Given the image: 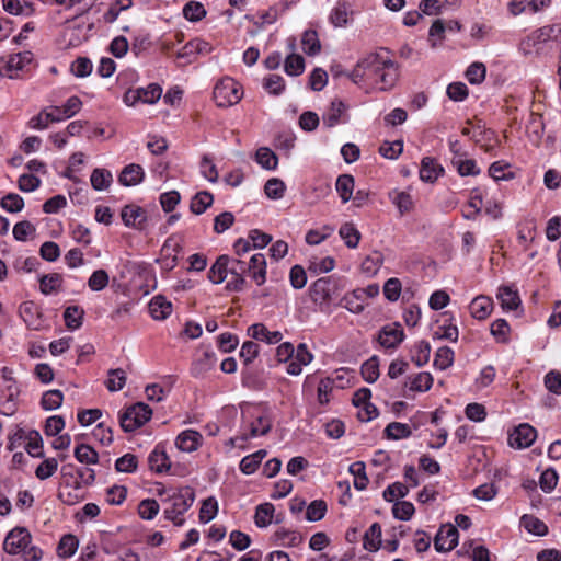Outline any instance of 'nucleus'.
Returning a JSON list of instances; mask_svg holds the SVG:
<instances>
[{"label": "nucleus", "mask_w": 561, "mask_h": 561, "mask_svg": "<svg viewBox=\"0 0 561 561\" xmlns=\"http://www.w3.org/2000/svg\"><path fill=\"white\" fill-rule=\"evenodd\" d=\"M145 179V171L140 164L130 163L126 165L119 176L118 182L124 186H136Z\"/></svg>", "instance_id": "4be33fe9"}, {"label": "nucleus", "mask_w": 561, "mask_h": 561, "mask_svg": "<svg viewBox=\"0 0 561 561\" xmlns=\"http://www.w3.org/2000/svg\"><path fill=\"white\" fill-rule=\"evenodd\" d=\"M20 386L8 375V369L2 367V396L5 402L2 403V415L10 416L14 414L19 405Z\"/></svg>", "instance_id": "6e6552de"}, {"label": "nucleus", "mask_w": 561, "mask_h": 561, "mask_svg": "<svg viewBox=\"0 0 561 561\" xmlns=\"http://www.w3.org/2000/svg\"><path fill=\"white\" fill-rule=\"evenodd\" d=\"M91 185L95 191H104L110 187L113 182V175L111 171L106 169L96 168L93 170L91 178Z\"/></svg>", "instance_id": "4c0bfd02"}, {"label": "nucleus", "mask_w": 561, "mask_h": 561, "mask_svg": "<svg viewBox=\"0 0 561 561\" xmlns=\"http://www.w3.org/2000/svg\"><path fill=\"white\" fill-rule=\"evenodd\" d=\"M385 435L388 439L399 440L412 435L411 428L405 423L392 422L385 428Z\"/></svg>", "instance_id": "a18cd8bd"}, {"label": "nucleus", "mask_w": 561, "mask_h": 561, "mask_svg": "<svg viewBox=\"0 0 561 561\" xmlns=\"http://www.w3.org/2000/svg\"><path fill=\"white\" fill-rule=\"evenodd\" d=\"M248 334L256 340L267 344H277L283 340L280 331H270L263 323H254L248 328Z\"/></svg>", "instance_id": "6ab92c4d"}, {"label": "nucleus", "mask_w": 561, "mask_h": 561, "mask_svg": "<svg viewBox=\"0 0 561 561\" xmlns=\"http://www.w3.org/2000/svg\"><path fill=\"white\" fill-rule=\"evenodd\" d=\"M20 316L32 330H42L44 328V320L39 307L33 301H24L19 309Z\"/></svg>", "instance_id": "ddd939ff"}, {"label": "nucleus", "mask_w": 561, "mask_h": 561, "mask_svg": "<svg viewBox=\"0 0 561 561\" xmlns=\"http://www.w3.org/2000/svg\"><path fill=\"white\" fill-rule=\"evenodd\" d=\"M61 285L62 276L58 273L43 275L39 278V290L46 296L58 293L61 288Z\"/></svg>", "instance_id": "72a5a7b5"}, {"label": "nucleus", "mask_w": 561, "mask_h": 561, "mask_svg": "<svg viewBox=\"0 0 561 561\" xmlns=\"http://www.w3.org/2000/svg\"><path fill=\"white\" fill-rule=\"evenodd\" d=\"M213 94L217 106L229 107L241 100L243 91L234 79L226 77L216 83Z\"/></svg>", "instance_id": "423d86ee"}, {"label": "nucleus", "mask_w": 561, "mask_h": 561, "mask_svg": "<svg viewBox=\"0 0 561 561\" xmlns=\"http://www.w3.org/2000/svg\"><path fill=\"white\" fill-rule=\"evenodd\" d=\"M78 539L75 535L68 534L61 537L58 547L57 553L61 558H70L75 554L78 549Z\"/></svg>", "instance_id": "6e6d98bb"}, {"label": "nucleus", "mask_w": 561, "mask_h": 561, "mask_svg": "<svg viewBox=\"0 0 561 561\" xmlns=\"http://www.w3.org/2000/svg\"><path fill=\"white\" fill-rule=\"evenodd\" d=\"M267 453L264 449H260L251 455L243 457L239 463V469L243 474H253L262 460L266 457Z\"/></svg>", "instance_id": "c756f323"}, {"label": "nucleus", "mask_w": 561, "mask_h": 561, "mask_svg": "<svg viewBox=\"0 0 561 561\" xmlns=\"http://www.w3.org/2000/svg\"><path fill=\"white\" fill-rule=\"evenodd\" d=\"M453 167L457 170L460 176H476L481 173L480 168L473 159H463L462 156L453 157Z\"/></svg>", "instance_id": "7c9ffc66"}, {"label": "nucleus", "mask_w": 561, "mask_h": 561, "mask_svg": "<svg viewBox=\"0 0 561 561\" xmlns=\"http://www.w3.org/2000/svg\"><path fill=\"white\" fill-rule=\"evenodd\" d=\"M218 513V502L214 496H209L202 502V506L199 510V522L202 524H207L213 520Z\"/></svg>", "instance_id": "09e8293b"}, {"label": "nucleus", "mask_w": 561, "mask_h": 561, "mask_svg": "<svg viewBox=\"0 0 561 561\" xmlns=\"http://www.w3.org/2000/svg\"><path fill=\"white\" fill-rule=\"evenodd\" d=\"M496 297L501 302L502 309L505 311L516 310L522 304L518 291L514 288V286H500Z\"/></svg>", "instance_id": "a211bd4d"}, {"label": "nucleus", "mask_w": 561, "mask_h": 561, "mask_svg": "<svg viewBox=\"0 0 561 561\" xmlns=\"http://www.w3.org/2000/svg\"><path fill=\"white\" fill-rule=\"evenodd\" d=\"M126 383V374L122 368L110 369L105 381L106 388L111 392L119 391Z\"/></svg>", "instance_id": "bf43d9fd"}, {"label": "nucleus", "mask_w": 561, "mask_h": 561, "mask_svg": "<svg viewBox=\"0 0 561 561\" xmlns=\"http://www.w3.org/2000/svg\"><path fill=\"white\" fill-rule=\"evenodd\" d=\"M550 31L551 30H549V25L536 30L520 42L519 49L525 55L530 54L533 51V48H536L538 50L540 48V45L551 42Z\"/></svg>", "instance_id": "f8f14e48"}, {"label": "nucleus", "mask_w": 561, "mask_h": 561, "mask_svg": "<svg viewBox=\"0 0 561 561\" xmlns=\"http://www.w3.org/2000/svg\"><path fill=\"white\" fill-rule=\"evenodd\" d=\"M431 350L427 341H417L410 348V358L417 367H423L430 360Z\"/></svg>", "instance_id": "cd10ccee"}, {"label": "nucleus", "mask_w": 561, "mask_h": 561, "mask_svg": "<svg viewBox=\"0 0 561 561\" xmlns=\"http://www.w3.org/2000/svg\"><path fill=\"white\" fill-rule=\"evenodd\" d=\"M420 179L426 183H434L444 174L442 164L432 157H424L421 161Z\"/></svg>", "instance_id": "f3484780"}, {"label": "nucleus", "mask_w": 561, "mask_h": 561, "mask_svg": "<svg viewBox=\"0 0 561 561\" xmlns=\"http://www.w3.org/2000/svg\"><path fill=\"white\" fill-rule=\"evenodd\" d=\"M31 533L26 527L16 526L8 533L2 542V549L10 554H21L25 561H39L43 551L36 546H30Z\"/></svg>", "instance_id": "7ed1b4c3"}, {"label": "nucleus", "mask_w": 561, "mask_h": 561, "mask_svg": "<svg viewBox=\"0 0 561 561\" xmlns=\"http://www.w3.org/2000/svg\"><path fill=\"white\" fill-rule=\"evenodd\" d=\"M32 61V53L23 51L11 55L5 64L8 77L11 79L18 78V72Z\"/></svg>", "instance_id": "bb28decb"}, {"label": "nucleus", "mask_w": 561, "mask_h": 561, "mask_svg": "<svg viewBox=\"0 0 561 561\" xmlns=\"http://www.w3.org/2000/svg\"><path fill=\"white\" fill-rule=\"evenodd\" d=\"M214 203V196L208 191H202L196 193L190 204V209L195 215H202Z\"/></svg>", "instance_id": "2f4dec72"}, {"label": "nucleus", "mask_w": 561, "mask_h": 561, "mask_svg": "<svg viewBox=\"0 0 561 561\" xmlns=\"http://www.w3.org/2000/svg\"><path fill=\"white\" fill-rule=\"evenodd\" d=\"M537 437V431L528 423L519 424L508 436L512 447L523 449L529 447Z\"/></svg>", "instance_id": "9b49d317"}, {"label": "nucleus", "mask_w": 561, "mask_h": 561, "mask_svg": "<svg viewBox=\"0 0 561 561\" xmlns=\"http://www.w3.org/2000/svg\"><path fill=\"white\" fill-rule=\"evenodd\" d=\"M388 54V50L380 49L359 60V66L366 69L367 85L378 91L391 90L399 78L398 65Z\"/></svg>", "instance_id": "f257e3e1"}, {"label": "nucleus", "mask_w": 561, "mask_h": 561, "mask_svg": "<svg viewBox=\"0 0 561 561\" xmlns=\"http://www.w3.org/2000/svg\"><path fill=\"white\" fill-rule=\"evenodd\" d=\"M366 291L358 288L347 293L341 299V305L353 313H359L364 310Z\"/></svg>", "instance_id": "a878e982"}, {"label": "nucleus", "mask_w": 561, "mask_h": 561, "mask_svg": "<svg viewBox=\"0 0 561 561\" xmlns=\"http://www.w3.org/2000/svg\"><path fill=\"white\" fill-rule=\"evenodd\" d=\"M108 283V273L102 268L94 271L88 279V286L92 291L103 290L107 287Z\"/></svg>", "instance_id": "e2e57ef3"}, {"label": "nucleus", "mask_w": 561, "mask_h": 561, "mask_svg": "<svg viewBox=\"0 0 561 561\" xmlns=\"http://www.w3.org/2000/svg\"><path fill=\"white\" fill-rule=\"evenodd\" d=\"M266 259L263 253L253 254L247 264V272L257 286H262L266 282Z\"/></svg>", "instance_id": "2eb2a0df"}, {"label": "nucleus", "mask_w": 561, "mask_h": 561, "mask_svg": "<svg viewBox=\"0 0 561 561\" xmlns=\"http://www.w3.org/2000/svg\"><path fill=\"white\" fill-rule=\"evenodd\" d=\"M345 111L346 105L343 101H332L330 107L322 115L323 124L329 128L336 126Z\"/></svg>", "instance_id": "c85d7f7f"}, {"label": "nucleus", "mask_w": 561, "mask_h": 561, "mask_svg": "<svg viewBox=\"0 0 561 561\" xmlns=\"http://www.w3.org/2000/svg\"><path fill=\"white\" fill-rule=\"evenodd\" d=\"M339 234L344 240L346 247L350 249H355L359 243L360 232L353 224L347 222L342 225Z\"/></svg>", "instance_id": "603ef678"}, {"label": "nucleus", "mask_w": 561, "mask_h": 561, "mask_svg": "<svg viewBox=\"0 0 561 561\" xmlns=\"http://www.w3.org/2000/svg\"><path fill=\"white\" fill-rule=\"evenodd\" d=\"M486 68L482 62H472L466 71V78L471 84H480L484 81Z\"/></svg>", "instance_id": "338daca9"}, {"label": "nucleus", "mask_w": 561, "mask_h": 561, "mask_svg": "<svg viewBox=\"0 0 561 561\" xmlns=\"http://www.w3.org/2000/svg\"><path fill=\"white\" fill-rule=\"evenodd\" d=\"M159 511L160 505L154 499H145L138 504V515L145 520H152Z\"/></svg>", "instance_id": "052dcab7"}, {"label": "nucleus", "mask_w": 561, "mask_h": 561, "mask_svg": "<svg viewBox=\"0 0 561 561\" xmlns=\"http://www.w3.org/2000/svg\"><path fill=\"white\" fill-rule=\"evenodd\" d=\"M389 199L398 208L401 215L409 213L413 208L412 196L404 191H391L389 193Z\"/></svg>", "instance_id": "c9c22d12"}, {"label": "nucleus", "mask_w": 561, "mask_h": 561, "mask_svg": "<svg viewBox=\"0 0 561 561\" xmlns=\"http://www.w3.org/2000/svg\"><path fill=\"white\" fill-rule=\"evenodd\" d=\"M58 499L66 505H75L84 499L83 491L79 482L75 485H66L58 493Z\"/></svg>", "instance_id": "f704fd0d"}, {"label": "nucleus", "mask_w": 561, "mask_h": 561, "mask_svg": "<svg viewBox=\"0 0 561 561\" xmlns=\"http://www.w3.org/2000/svg\"><path fill=\"white\" fill-rule=\"evenodd\" d=\"M25 450L31 457L42 458L44 457L43 451V439L41 434L35 431H28V436L25 445Z\"/></svg>", "instance_id": "a19ab883"}, {"label": "nucleus", "mask_w": 561, "mask_h": 561, "mask_svg": "<svg viewBox=\"0 0 561 561\" xmlns=\"http://www.w3.org/2000/svg\"><path fill=\"white\" fill-rule=\"evenodd\" d=\"M151 416V408L144 402H137L121 413L119 424L124 432L130 433L146 424Z\"/></svg>", "instance_id": "0eeeda50"}, {"label": "nucleus", "mask_w": 561, "mask_h": 561, "mask_svg": "<svg viewBox=\"0 0 561 561\" xmlns=\"http://www.w3.org/2000/svg\"><path fill=\"white\" fill-rule=\"evenodd\" d=\"M195 501V492L190 486H184L173 491L167 497L162 499L163 517L170 520L175 527H182L185 524L183 515L192 507Z\"/></svg>", "instance_id": "f03ea898"}, {"label": "nucleus", "mask_w": 561, "mask_h": 561, "mask_svg": "<svg viewBox=\"0 0 561 561\" xmlns=\"http://www.w3.org/2000/svg\"><path fill=\"white\" fill-rule=\"evenodd\" d=\"M75 458L79 462L87 465H95L99 461L98 453L87 444H79L75 448Z\"/></svg>", "instance_id": "13d9d810"}, {"label": "nucleus", "mask_w": 561, "mask_h": 561, "mask_svg": "<svg viewBox=\"0 0 561 561\" xmlns=\"http://www.w3.org/2000/svg\"><path fill=\"white\" fill-rule=\"evenodd\" d=\"M148 465L151 471L163 473L170 470L171 461L163 445L158 444L148 456Z\"/></svg>", "instance_id": "dca6fc26"}, {"label": "nucleus", "mask_w": 561, "mask_h": 561, "mask_svg": "<svg viewBox=\"0 0 561 561\" xmlns=\"http://www.w3.org/2000/svg\"><path fill=\"white\" fill-rule=\"evenodd\" d=\"M284 68H285V72L288 76H294V77L299 76L305 70V59L300 55L290 54L285 59Z\"/></svg>", "instance_id": "0e129e2a"}, {"label": "nucleus", "mask_w": 561, "mask_h": 561, "mask_svg": "<svg viewBox=\"0 0 561 561\" xmlns=\"http://www.w3.org/2000/svg\"><path fill=\"white\" fill-rule=\"evenodd\" d=\"M520 523L529 534L535 536H545L548 533L547 525L533 515H524Z\"/></svg>", "instance_id": "8fccbe9b"}, {"label": "nucleus", "mask_w": 561, "mask_h": 561, "mask_svg": "<svg viewBox=\"0 0 561 561\" xmlns=\"http://www.w3.org/2000/svg\"><path fill=\"white\" fill-rule=\"evenodd\" d=\"M414 512V505L408 501H397L392 506L393 517L399 520H409Z\"/></svg>", "instance_id": "774afa93"}, {"label": "nucleus", "mask_w": 561, "mask_h": 561, "mask_svg": "<svg viewBox=\"0 0 561 561\" xmlns=\"http://www.w3.org/2000/svg\"><path fill=\"white\" fill-rule=\"evenodd\" d=\"M202 438V435L197 431L185 430L178 435L175 439V446L181 451L192 453L197 450V448L201 446Z\"/></svg>", "instance_id": "aec40b11"}, {"label": "nucleus", "mask_w": 561, "mask_h": 561, "mask_svg": "<svg viewBox=\"0 0 561 561\" xmlns=\"http://www.w3.org/2000/svg\"><path fill=\"white\" fill-rule=\"evenodd\" d=\"M455 353L448 346L439 347L434 356V367L439 370H445L454 364Z\"/></svg>", "instance_id": "c03bdc74"}, {"label": "nucleus", "mask_w": 561, "mask_h": 561, "mask_svg": "<svg viewBox=\"0 0 561 561\" xmlns=\"http://www.w3.org/2000/svg\"><path fill=\"white\" fill-rule=\"evenodd\" d=\"M172 302L163 296H154L149 302V313L154 320H165L172 313Z\"/></svg>", "instance_id": "b1692460"}, {"label": "nucleus", "mask_w": 561, "mask_h": 561, "mask_svg": "<svg viewBox=\"0 0 561 561\" xmlns=\"http://www.w3.org/2000/svg\"><path fill=\"white\" fill-rule=\"evenodd\" d=\"M275 507L272 503L260 504L255 510L254 523L259 528L267 527L274 515Z\"/></svg>", "instance_id": "58836bf2"}, {"label": "nucleus", "mask_w": 561, "mask_h": 561, "mask_svg": "<svg viewBox=\"0 0 561 561\" xmlns=\"http://www.w3.org/2000/svg\"><path fill=\"white\" fill-rule=\"evenodd\" d=\"M230 263L231 257L229 255L222 254L218 256L208 271V279L213 284H221L229 273Z\"/></svg>", "instance_id": "5701e85b"}, {"label": "nucleus", "mask_w": 561, "mask_h": 561, "mask_svg": "<svg viewBox=\"0 0 561 561\" xmlns=\"http://www.w3.org/2000/svg\"><path fill=\"white\" fill-rule=\"evenodd\" d=\"M302 49L309 56H314L320 53L321 44L318 34L313 30H307L301 38Z\"/></svg>", "instance_id": "ea45409f"}, {"label": "nucleus", "mask_w": 561, "mask_h": 561, "mask_svg": "<svg viewBox=\"0 0 561 561\" xmlns=\"http://www.w3.org/2000/svg\"><path fill=\"white\" fill-rule=\"evenodd\" d=\"M360 373L364 380L368 383L375 382L379 378V358L373 355L360 367Z\"/></svg>", "instance_id": "de8ad7c7"}, {"label": "nucleus", "mask_w": 561, "mask_h": 561, "mask_svg": "<svg viewBox=\"0 0 561 561\" xmlns=\"http://www.w3.org/2000/svg\"><path fill=\"white\" fill-rule=\"evenodd\" d=\"M206 14L204 4L198 1H188L183 7V16L190 22H199Z\"/></svg>", "instance_id": "37998d69"}, {"label": "nucleus", "mask_w": 561, "mask_h": 561, "mask_svg": "<svg viewBox=\"0 0 561 561\" xmlns=\"http://www.w3.org/2000/svg\"><path fill=\"white\" fill-rule=\"evenodd\" d=\"M493 300L489 296L480 295L472 299L469 309L472 318L485 320L493 311Z\"/></svg>", "instance_id": "412c9836"}, {"label": "nucleus", "mask_w": 561, "mask_h": 561, "mask_svg": "<svg viewBox=\"0 0 561 561\" xmlns=\"http://www.w3.org/2000/svg\"><path fill=\"white\" fill-rule=\"evenodd\" d=\"M459 533L451 524L443 525L434 540V548L438 552L453 550L458 545Z\"/></svg>", "instance_id": "9d476101"}, {"label": "nucleus", "mask_w": 561, "mask_h": 561, "mask_svg": "<svg viewBox=\"0 0 561 561\" xmlns=\"http://www.w3.org/2000/svg\"><path fill=\"white\" fill-rule=\"evenodd\" d=\"M434 382V378L431 373L422 371L412 376H409L405 381V387L413 392H426L428 391Z\"/></svg>", "instance_id": "393cba45"}, {"label": "nucleus", "mask_w": 561, "mask_h": 561, "mask_svg": "<svg viewBox=\"0 0 561 561\" xmlns=\"http://www.w3.org/2000/svg\"><path fill=\"white\" fill-rule=\"evenodd\" d=\"M286 192V185L284 181L278 178H272L267 180L264 185L265 195L273 201H277L284 197Z\"/></svg>", "instance_id": "4d7b16f0"}, {"label": "nucleus", "mask_w": 561, "mask_h": 561, "mask_svg": "<svg viewBox=\"0 0 561 561\" xmlns=\"http://www.w3.org/2000/svg\"><path fill=\"white\" fill-rule=\"evenodd\" d=\"M336 192L342 203H347L352 198L354 190V178L351 174H341L335 183Z\"/></svg>", "instance_id": "e433bc0d"}, {"label": "nucleus", "mask_w": 561, "mask_h": 561, "mask_svg": "<svg viewBox=\"0 0 561 561\" xmlns=\"http://www.w3.org/2000/svg\"><path fill=\"white\" fill-rule=\"evenodd\" d=\"M327 513V504L322 500L312 501L306 510V519L309 522L321 520Z\"/></svg>", "instance_id": "69168bd1"}, {"label": "nucleus", "mask_w": 561, "mask_h": 561, "mask_svg": "<svg viewBox=\"0 0 561 561\" xmlns=\"http://www.w3.org/2000/svg\"><path fill=\"white\" fill-rule=\"evenodd\" d=\"M405 334L400 323L383 325L377 335V342L386 350H396L404 340Z\"/></svg>", "instance_id": "1a4fd4ad"}, {"label": "nucleus", "mask_w": 561, "mask_h": 561, "mask_svg": "<svg viewBox=\"0 0 561 561\" xmlns=\"http://www.w3.org/2000/svg\"><path fill=\"white\" fill-rule=\"evenodd\" d=\"M381 545V526L374 523L366 530L363 538V546L367 551L374 552L380 548Z\"/></svg>", "instance_id": "473e14b6"}, {"label": "nucleus", "mask_w": 561, "mask_h": 561, "mask_svg": "<svg viewBox=\"0 0 561 561\" xmlns=\"http://www.w3.org/2000/svg\"><path fill=\"white\" fill-rule=\"evenodd\" d=\"M492 336L497 343H507L510 340L511 327L505 319H496L490 328Z\"/></svg>", "instance_id": "5fc2aeb1"}, {"label": "nucleus", "mask_w": 561, "mask_h": 561, "mask_svg": "<svg viewBox=\"0 0 561 561\" xmlns=\"http://www.w3.org/2000/svg\"><path fill=\"white\" fill-rule=\"evenodd\" d=\"M329 20L334 27H344L348 23V10L345 2L337 3L331 11Z\"/></svg>", "instance_id": "680f3d73"}, {"label": "nucleus", "mask_w": 561, "mask_h": 561, "mask_svg": "<svg viewBox=\"0 0 561 561\" xmlns=\"http://www.w3.org/2000/svg\"><path fill=\"white\" fill-rule=\"evenodd\" d=\"M255 161L265 170H275L278 164L277 156L266 147H261L257 149Z\"/></svg>", "instance_id": "49530a36"}, {"label": "nucleus", "mask_w": 561, "mask_h": 561, "mask_svg": "<svg viewBox=\"0 0 561 561\" xmlns=\"http://www.w3.org/2000/svg\"><path fill=\"white\" fill-rule=\"evenodd\" d=\"M348 471L354 477V488L358 491L365 490L368 485L365 463L363 461H355L350 466Z\"/></svg>", "instance_id": "79ce46f5"}, {"label": "nucleus", "mask_w": 561, "mask_h": 561, "mask_svg": "<svg viewBox=\"0 0 561 561\" xmlns=\"http://www.w3.org/2000/svg\"><path fill=\"white\" fill-rule=\"evenodd\" d=\"M84 311L78 306H69L64 312L66 327L70 330H77L82 325Z\"/></svg>", "instance_id": "3c124183"}, {"label": "nucleus", "mask_w": 561, "mask_h": 561, "mask_svg": "<svg viewBox=\"0 0 561 561\" xmlns=\"http://www.w3.org/2000/svg\"><path fill=\"white\" fill-rule=\"evenodd\" d=\"M271 427L272 422L267 414L259 412L243 413V421L239 434L229 439V445L232 447H242L241 443L266 435Z\"/></svg>", "instance_id": "20e7f679"}, {"label": "nucleus", "mask_w": 561, "mask_h": 561, "mask_svg": "<svg viewBox=\"0 0 561 561\" xmlns=\"http://www.w3.org/2000/svg\"><path fill=\"white\" fill-rule=\"evenodd\" d=\"M312 302L321 312H329L340 296L337 282L332 276L320 277L309 287Z\"/></svg>", "instance_id": "39448f33"}, {"label": "nucleus", "mask_w": 561, "mask_h": 561, "mask_svg": "<svg viewBox=\"0 0 561 561\" xmlns=\"http://www.w3.org/2000/svg\"><path fill=\"white\" fill-rule=\"evenodd\" d=\"M217 357L215 352L206 350L203 354L195 358L191 365L190 373L194 378H203L216 366Z\"/></svg>", "instance_id": "4468645a"}, {"label": "nucleus", "mask_w": 561, "mask_h": 561, "mask_svg": "<svg viewBox=\"0 0 561 561\" xmlns=\"http://www.w3.org/2000/svg\"><path fill=\"white\" fill-rule=\"evenodd\" d=\"M64 401V394L60 390L54 389L45 391L41 399V407L45 411H53L58 409Z\"/></svg>", "instance_id": "864d4df0"}]
</instances>
